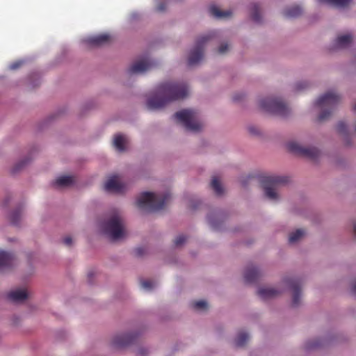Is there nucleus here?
<instances>
[{
	"label": "nucleus",
	"instance_id": "obj_1",
	"mask_svg": "<svg viewBox=\"0 0 356 356\" xmlns=\"http://www.w3.org/2000/svg\"><path fill=\"white\" fill-rule=\"evenodd\" d=\"M188 95V88L184 82H165L156 88V94L149 98L147 106L150 110L159 109L170 102L185 98Z\"/></svg>",
	"mask_w": 356,
	"mask_h": 356
},
{
	"label": "nucleus",
	"instance_id": "obj_2",
	"mask_svg": "<svg viewBox=\"0 0 356 356\" xmlns=\"http://www.w3.org/2000/svg\"><path fill=\"white\" fill-rule=\"evenodd\" d=\"M170 197V193L156 195L151 192L142 193L136 201L137 207L147 211H157L163 209Z\"/></svg>",
	"mask_w": 356,
	"mask_h": 356
},
{
	"label": "nucleus",
	"instance_id": "obj_3",
	"mask_svg": "<svg viewBox=\"0 0 356 356\" xmlns=\"http://www.w3.org/2000/svg\"><path fill=\"white\" fill-rule=\"evenodd\" d=\"M104 233L112 240H118L126 235L122 218L118 211H114L109 219L103 224Z\"/></svg>",
	"mask_w": 356,
	"mask_h": 356
},
{
	"label": "nucleus",
	"instance_id": "obj_4",
	"mask_svg": "<svg viewBox=\"0 0 356 356\" xmlns=\"http://www.w3.org/2000/svg\"><path fill=\"white\" fill-rule=\"evenodd\" d=\"M174 118L181 123L187 130L199 131L203 127L198 120V113L193 109H184L175 113Z\"/></svg>",
	"mask_w": 356,
	"mask_h": 356
},
{
	"label": "nucleus",
	"instance_id": "obj_5",
	"mask_svg": "<svg viewBox=\"0 0 356 356\" xmlns=\"http://www.w3.org/2000/svg\"><path fill=\"white\" fill-rule=\"evenodd\" d=\"M340 100V96L333 92H328L320 97L316 102V105L323 109L318 116V120H327Z\"/></svg>",
	"mask_w": 356,
	"mask_h": 356
},
{
	"label": "nucleus",
	"instance_id": "obj_6",
	"mask_svg": "<svg viewBox=\"0 0 356 356\" xmlns=\"http://www.w3.org/2000/svg\"><path fill=\"white\" fill-rule=\"evenodd\" d=\"M213 36V33H209L200 37L196 41L195 47L190 51L188 64L194 65L198 63L204 56V50L206 43Z\"/></svg>",
	"mask_w": 356,
	"mask_h": 356
},
{
	"label": "nucleus",
	"instance_id": "obj_7",
	"mask_svg": "<svg viewBox=\"0 0 356 356\" xmlns=\"http://www.w3.org/2000/svg\"><path fill=\"white\" fill-rule=\"evenodd\" d=\"M260 107L268 112L283 115L286 109V104L280 99L266 97L259 101Z\"/></svg>",
	"mask_w": 356,
	"mask_h": 356
},
{
	"label": "nucleus",
	"instance_id": "obj_8",
	"mask_svg": "<svg viewBox=\"0 0 356 356\" xmlns=\"http://www.w3.org/2000/svg\"><path fill=\"white\" fill-rule=\"evenodd\" d=\"M284 181L280 177H264L261 183L265 192V195L270 200H277L278 185Z\"/></svg>",
	"mask_w": 356,
	"mask_h": 356
},
{
	"label": "nucleus",
	"instance_id": "obj_9",
	"mask_svg": "<svg viewBox=\"0 0 356 356\" xmlns=\"http://www.w3.org/2000/svg\"><path fill=\"white\" fill-rule=\"evenodd\" d=\"M291 153L310 159H316L320 155V151L315 147H305L295 141L291 140Z\"/></svg>",
	"mask_w": 356,
	"mask_h": 356
},
{
	"label": "nucleus",
	"instance_id": "obj_10",
	"mask_svg": "<svg viewBox=\"0 0 356 356\" xmlns=\"http://www.w3.org/2000/svg\"><path fill=\"white\" fill-rule=\"evenodd\" d=\"M301 282L299 280L291 278V307L298 306L301 298Z\"/></svg>",
	"mask_w": 356,
	"mask_h": 356
},
{
	"label": "nucleus",
	"instance_id": "obj_11",
	"mask_svg": "<svg viewBox=\"0 0 356 356\" xmlns=\"http://www.w3.org/2000/svg\"><path fill=\"white\" fill-rule=\"evenodd\" d=\"M154 63L149 58H145L134 63L129 68V74L143 73L150 70Z\"/></svg>",
	"mask_w": 356,
	"mask_h": 356
},
{
	"label": "nucleus",
	"instance_id": "obj_12",
	"mask_svg": "<svg viewBox=\"0 0 356 356\" xmlns=\"http://www.w3.org/2000/svg\"><path fill=\"white\" fill-rule=\"evenodd\" d=\"M104 189L109 192L122 193L124 185L119 181L118 175H112L105 183Z\"/></svg>",
	"mask_w": 356,
	"mask_h": 356
},
{
	"label": "nucleus",
	"instance_id": "obj_13",
	"mask_svg": "<svg viewBox=\"0 0 356 356\" xmlns=\"http://www.w3.org/2000/svg\"><path fill=\"white\" fill-rule=\"evenodd\" d=\"M111 37L107 33H102L94 36H90L85 39V42L93 47L102 46L108 44L111 42Z\"/></svg>",
	"mask_w": 356,
	"mask_h": 356
},
{
	"label": "nucleus",
	"instance_id": "obj_14",
	"mask_svg": "<svg viewBox=\"0 0 356 356\" xmlns=\"http://www.w3.org/2000/svg\"><path fill=\"white\" fill-rule=\"evenodd\" d=\"M136 338V336L131 334H125L116 336L113 341L115 346L121 348L132 343Z\"/></svg>",
	"mask_w": 356,
	"mask_h": 356
},
{
	"label": "nucleus",
	"instance_id": "obj_15",
	"mask_svg": "<svg viewBox=\"0 0 356 356\" xmlns=\"http://www.w3.org/2000/svg\"><path fill=\"white\" fill-rule=\"evenodd\" d=\"M260 273L257 268L249 266L246 268L244 273V280L246 283H253L258 280Z\"/></svg>",
	"mask_w": 356,
	"mask_h": 356
},
{
	"label": "nucleus",
	"instance_id": "obj_16",
	"mask_svg": "<svg viewBox=\"0 0 356 356\" xmlns=\"http://www.w3.org/2000/svg\"><path fill=\"white\" fill-rule=\"evenodd\" d=\"M13 256L10 253L0 250V271L10 268L13 263Z\"/></svg>",
	"mask_w": 356,
	"mask_h": 356
},
{
	"label": "nucleus",
	"instance_id": "obj_17",
	"mask_svg": "<svg viewBox=\"0 0 356 356\" xmlns=\"http://www.w3.org/2000/svg\"><path fill=\"white\" fill-rule=\"evenodd\" d=\"M28 297L27 293L23 289H16L9 292L7 298L13 302H20L25 300Z\"/></svg>",
	"mask_w": 356,
	"mask_h": 356
},
{
	"label": "nucleus",
	"instance_id": "obj_18",
	"mask_svg": "<svg viewBox=\"0 0 356 356\" xmlns=\"http://www.w3.org/2000/svg\"><path fill=\"white\" fill-rule=\"evenodd\" d=\"M257 293L261 298L266 300L277 296L280 291L273 288L264 287L259 289Z\"/></svg>",
	"mask_w": 356,
	"mask_h": 356
},
{
	"label": "nucleus",
	"instance_id": "obj_19",
	"mask_svg": "<svg viewBox=\"0 0 356 356\" xmlns=\"http://www.w3.org/2000/svg\"><path fill=\"white\" fill-rule=\"evenodd\" d=\"M353 42V35L346 34L339 35L335 40V45L339 48H345L348 47Z\"/></svg>",
	"mask_w": 356,
	"mask_h": 356
},
{
	"label": "nucleus",
	"instance_id": "obj_20",
	"mask_svg": "<svg viewBox=\"0 0 356 356\" xmlns=\"http://www.w3.org/2000/svg\"><path fill=\"white\" fill-rule=\"evenodd\" d=\"M74 182V179L72 176H61L57 178L54 182V186L56 187H67L72 185Z\"/></svg>",
	"mask_w": 356,
	"mask_h": 356
},
{
	"label": "nucleus",
	"instance_id": "obj_21",
	"mask_svg": "<svg viewBox=\"0 0 356 356\" xmlns=\"http://www.w3.org/2000/svg\"><path fill=\"white\" fill-rule=\"evenodd\" d=\"M127 143V138L121 134L116 135L113 140V145L119 152H123L125 150V145Z\"/></svg>",
	"mask_w": 356,
	"mask_h": 356
},
{
	"label": "nucleus",
	"instance_id": "obj_22",
	"mask_svg": "<svg viewBox=\"0 0 356 356\" xmlns=\"http://www.w3.org/2000/svg\"><path fill=\"white\" fill-rule=\"evenodd\" d=\"M210 14L216 18H226L232 15L229 10H220L217 6H212L209 8Z\"/></svg>",
	"mask_w": 356,
	"mask_h": 356
},
{
	"label": "nucleus",
	"instance_id": "obj_23",
	"mask_svg": "<svg viewBox=\"0 0 356 356\" xmlns=\"http://www.w3.org/2000/svg\"><path fill=\"white\" fill-rule=\"evenodd\" d=\"M248 339L249 335L246 332H240L235 339V345L237 347H243L245 345Z\"/></svg>",
	"mask_w": 356,
	"mask_h": 356
},
{
	"label": "nucleus",
	"instance_id": "obj_24",
	"mask_svg": "<svg viewBox=\"0 0 356 356\" xmlns=\"http://www.w3.org/2000/svg\"><path fill=\"white\" fill-rule=\"evenodd\" d=\"M211 186L217 195H220L223 193V188L216 177H213Z\"/></svg>",
	"mask_w": 356,
	"mask_h": 356
},
{
	"label": "nucleus",
	"instance_id": "obj_25",
	"mask_svg": "<svg viewBox=\"0 0 356 356\" xmlns=\"http://www.w3.org/2000/svg\"><path fill=\"white\" fill-rule=\"evenodd\" d=\"M319 2H325L332 6L344 8L347 6L352 0H318Z\"/></svg>",
	"mask_w": 356,
	"mask_h": 356
},
{
	"label": "nucleus",
	"instance_id": "obj_26",
	"mask_svg": "<svg viewBox=\"0 0 356 356\" xmlns=\"http://www.w3.org/2000/svg\"><path fill=\"white\" fill-rule=\"evenodd\" d=\"M251 17L253 21L257 23H259L261 22V15L259 11V8L258 5L254 4L252 8Z\"/></svg>",
	"mask_w": 356,
	"mask_h": 356
},
{
	"label": "nucleus",
	"instance_id": "obj_27",
	"mask_svg": "<svg viewBox=\"0 0 356 356\" xmlns=\"http://www.w3.org/2000/svg\"><path fill=\"white\" fill-rule=\"evenodd\" d=\"M305 234L302 229H298L293 232H291V243L296 242L300 239Z\"/></svg>",
	"mask_w": 356,
	"mask_h": 356
},
{
	"label": "nucleus",
	"instance_id": "obj_28",
	"mask_svg": "<svg viewBox=\"0 0 356 356\" xmlns=\"http://www.w3.org/2000/svg\"><path fill=\"white\" fill-rule=\"evenodd\" d=\"M22 216L21 211L19 210L15 211L10 216L11 223L14 225H18Z\"/></svg>",
	"mask_w": 356,
	"mask_h": 356
},
{
	"label": "nucleus",
	"instance_id": "obj_29",
	"mask_svg": "<svg viewBox=\"0 0 356 356\" xmlns=\"http://www.w3.org/2000/svg\"><path fill=\"white\" fill-rule=\"evenodd\" d=\"M193 307L196 310H207L208 305L204 300H198L193 302Z\"/></svg>",
	"mask_w": 356,
	"mask_h": 356
},
{
	"label": "nucleus",
	"instance_id": "obj_30",
	"mask_svg": "<svg viewBox=\"0 0 356 356\" xmlns=\"http://www.w3.org/2000/svg\"><path fill=\"white\" fill-rule=\"evenodd\" d=\"M302 13V9L300 6L293 5L291 6V17H296L300 15Z\"/></svg>",
	"mask_w": 356,
	"mask_h": 356
},
{
	"label": "nucleus",
	"instance_id": "obj_31",
	"mask_svg": "<svg viewBox=\"0 0 356 356\" xmlns=\"http://www.w3.org/2000/svg\"><path fill=\"white\" fill-rule=\"evenodd\" d=\"M321 346H322V343L318 339L308 341L306 344V347L307 349L316 348L321 347Z\"/></svg>",
	"mask_w": 356,
	"mask_h": 356
},
{
	"label": "nucleus",
	"instance_id": "obj_32",
	"mask_svg": "<svg viewBox=\"0 0 356 356\" xmlns=\"http://www.w3.org/2000/svg\"><path fill=\"white\" fill-rule=\"evenodd\" d=\"M141 286L146 290H151L154 286V283L150 280H142Z\"/></svg>",
	"mask_w": 356,
	"mask_h": 356
},
{
	"label": "nucleus",
	"instance_id": "obj_33",
	"mask_svg": "<svg viewBox=\"0 0 356 356\" xmlns=\"http://www.w3.org/2000/svg\"><path fill=\"white\" fill-rule=\"evenodd\" d=\"M28 161H29L28 160H23V161L19 162L18 163H17L13 167V173H16L18 171H19L28 163Z\"/></svg>",
	"mask_w": 356,
	"mask_h": 356
},
{
	"label": "nucleus",
	"instance_id": "obj_34",
	"mask_svg": "<svg viewBox=\"0 0 356 356\" xmlns=\"http://www.w3.org/2000/svg\"><path fill=\"white\" fill-rule=\"evenodd\" d=\"M186 241V237L184 235H179L175 239V245L176 246H180L182 244H184Z\"/></svg>",
	"mask_w": 356,
	"mask_h": 356
},
{
	"label": "nucleus",
	"instance_id": "obj_35",
	"mask_svg": "<svg viewBox=\"0 0 356 356\" xmlns=\"http://www.w3.org/2000/svg\"><path fill=\"white\" fill-rule=\"evenodd\" d=\"M337 129L339 133L344 134L346 132V125L343 122H339L337 125Z\"/></svg>",
	"mask_w": 356,
	"mask_h": 356
},
{
	"label": "nucleus",
	"instance_id": "obj_36",
	"mask_svg": "<svg viewBox=\"0 0 356 356\" xmlns=\"http://www.w3.org/2000/svg\"><path fill=\"white\" fill-rule=\"evenodd\" d=\"M229 50V45L227 44H222L218 49V52L220 54H224Z\"/></svg>",
	"mask_w": 356,
	"mask_h": 356
},
{
	"label": "nucleus",
	"instance_id": "obj_37",
	"mask_svg": "<svg viewBox=\"0 0 356 356\" xmlns=\"http://www.w3.org/2000/svg\"><path fill=\"white\" fill-rule=\"evenodd\" d=\"M166 9V5L163 2L159 3L156 8V11L158 12H163Z\"/></svg>",
	"mask_w": 356,
	"mask_h": 356
},
{
	"label": "nucleus",
	"instance_id": "obj_38",
	"mask_svg": "<svg viewBox=\"0 0 356 356\" xmlns=\"http://www.w3.org/2000/svg\"><path fill=\"white\" fill-rule=\"evenodd\" d=\"M63 242L67 246H70L72 244V239L70 236H67L63 238Z\"/></svg>",
	"mask_w": 356,
	"mask_h": 356
},
{
	"label": "nucleus",
	"instance_id": "obj_39",
	"mask_svg": "<svg viewBox=\"0 0 356 356\" xmlns=\"http://www.w3.org/2000/svg\"><path fill=\"white\" fill-rule=\"evenodd\" d=\"M134 252H135V254L136 256L140 257V256H142L144 254L145 249L143 248H142V247H139V248H136Z\"/></svg>",
	"mask_w": 356,
	"mask_h": 356
},
{
	"label": "nucleus",
	"instance_id": "obj_40",
	"mask_svg": "<svg viewBox=\"0 0 356 356\" xmlns=\"http://www.w3.org/2000/svg\"><path fill=\"white\" fill-rule=\"evenodd\" d=\"M22 61H17V62L13 63L10 65V68L12 70H16L18 67H19L22 65Z\"/></svg>",
	"mask_w": 356,
	"mask_h": 356
},
{
	"label": "nucleus",
	"instance_id": "obj_41",
	"mask_svg": "<svg viewBox=\"0 0 356 356\" xmlns=\"http://www.w3.org/2000/svg\"><path fill=\"white\" fill-rule=\"evenodd\" d=\"M306 87V83H297L296 86H295V89L296 90H300L301 89H303Z\"/></svg>",
	"mask_w": 356,
	"mask_h": 356
},
{
	"label": "nucleus",
	"instance_id": "obj_42",
	"mask_svg": "<svg viewBox=\"0 0 356 356\" xmlns=\"http://www.w3.org/2000/svg\"><path fill=\"white\" fill-rule=\"evenodd\" d=\"M243 95L242 94H241V95L236 94L233 96V100L234 102H238L243 98Z\"/></svg>",
	"mask_w": 356,
	"mask_h": 356
},
{
	"label": "nucleus",
	"instance_id": "obj_43",
	"mask_svg": "<svg viewBox=\"0 0 356 356\" xmlns=\"http://www.w3.org/2000/svg\"><path fill=\"white\" fill-rule=\"evenodd\" d=\"M209 219V222L210 223V225L213 227V228H216V225H215L214 222L211 219L210 217L208 218Z\"/></svg>",
	"mask_w": 356,
	"mask_h": 356
},
{
	"label": "nucleus",
	"instance_id": "obj_44",
	"mask_svg": "<svg viewBox=\"0 0 356 356\" xmlns=\"http://www.w3.org/2000/svg\"><path fill=\"white\" fill-rule=\"evenodd\" d=\"M249 130L252 133V134H257V131L255 130V129L252 128V127H250L249 128Z\"/></svg>",
	"mask_w": 356,
	"mask_h": 356
},
{
	"label": "nucleus",
	"instance_id": "obj_45",
	"mask_svg": "<svg viewBox=\"0 0 356 356\" xmlns=\"http://www.w3.org/2000/svg\"><path fill=\"white\" fill-rule=\"evenodd\" d=\"M353 291L354 293L356 294V283L354 284V286L353 287Z\"/></svg>",
	"mask_w": 356,
	"mask_h": 356
},
{
	"label": "nucleus",
	"instance_id": "obj_46",
	"mask_svg": "<svg viewBox=\"0 0 356 356\" xmlns=\"http://www.w3.org/2000/svg\"><path fill=\"white\" fill-rule=\"evenodd\" d=\"M353 231H354L355 234L356 235V223L354 224V225H353Z\"/></svg>",
	"mask_w": 356,
	"mask_h": 356
},
{
	"label": "nucleus",
	"instance_id": "obj_47",
	"mask_svg": "<svg viewBox=\"0 0 356 356\" xmlns=\"http://www.w3.org/2000/svg\"><path fill=\"white\" fill-rule=\"evenodd\" d=\"M141 355H144L145 353L143 352V350H141L140 353Z\"/></svg>",
	"mask_w": 356,
	"mask_h": 356
},
{
	"label": "nucleus",
	"instance_id": "obj_48",
	"mask_svg": "<svg viewBox=\"0 0 356 356\" xmlns=\"http://www.w3.org/2000/svg\"><path fill=\"white\" fill-rule=\"evenodd\" d=\"M354 108V110H355V111H356V104H355V106H354V108Z\"/></svg>",
	"mask_w": 356,
	"mask_h": 356
}]
</instances>
